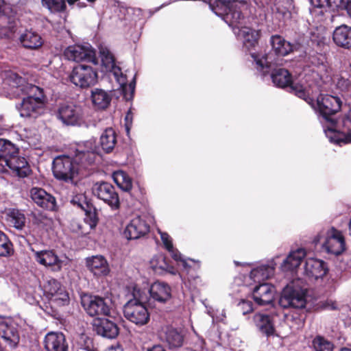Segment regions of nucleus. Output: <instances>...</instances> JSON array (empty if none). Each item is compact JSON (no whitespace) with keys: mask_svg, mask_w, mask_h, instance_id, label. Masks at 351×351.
Here are the masks:
<instances>
[{"mask_svg":"<svg viewBox=\"0 0 351 351\" xmlns=\"http://www.w3.org/2000/svg\"><path fill=\"white\" fill-rule=\"evenodd\" d=\"M306 256V252L304 249L300 248L289 253L287 258L281 265L283 271H294L300 265L302 259Z\"/></svg>","mask_w":351,"mask_h":351,"instance_id":"nucleus-30","label":"nucleus"},{"mask_svg":"<svg viewBox=\"0 0 351 351\" xmlns=\"http://www.w3.org/2000/svg\"><path fill=\"white\" fill-rule=\"evenodd\" d=\"M6 221L14 228L21 230L25 223V215L16 209H9L6 212Z\"/></svg>","mask_w":351,"mask_h":351,"instance_id":"nucleus-39","label":"nucleus"},{"mask_svg":"<svg viewBox=\"0 0 351 351\" xmlns=\"http://www.w3.org/2000/svg\"><path fill=\"white\" fill-rule=\"evenodd\" d=\"M274 274V267L269 265H261L253 269L250 272V278L254 282H261L271 277Z\"/></svg>","mask_w":351,"mask_h":351,"instance_id":"nucleus-38","label":"nucleus"},{"mask_svg":"<svg viewBox=\"0 0 351 351\" xmlns=\"http://www.w3.org/2000/svg\"><path fill=\"white\" fill-rule=\"evenodd\" d=\"M350 1V0H339V2L340 3L341 8L346 10L347 5Z\"/></svg>","mask_w":351,"mask_h":351,"instance_id":"nucleus-61","label":"nucleus"},{"mask_svg":"<svg viewBox=\"0 0 351 351\" xmlns=\"http://www.w3.org/2000/svg\"><path fill=\"white\" fill-rule=\"evenodd\" d=\"M99 55L102 66L104 68V71L112 73L121 86L125 84V77L123 75L121 69L116 66L114 56L108 48L106 46L101 45L99 47Z\"/></svg>","mask_w":351,"mask_h":351,"instance_id":"nucleus-14","label":"nucleus"},{"mask_svg":"<svg viewBox=\"0 0 351 351\" xmlns=\"http://www.w3.org/2000/svg\"><path fill=\"white\" fill-rule=\"evenodd\" d=\"M239 307L243 315L252 312L253 309L252 302L247 300H242L241 302H239Z\"/></svg>","mask_w":351,"mask_h":351,"instance_id":"nucleus-54","label":"nucleus"},{"mask_svg":"<svg viewBox=\"0 0 351 351\" xmlns=\"http://www.w3.org/2000/svg\"><path fill=\"white\" fill-rule=\"evenodd\" d=\"M82 147V150L75 156V162L91 164L94 162L96 155L101 154L100 147L96 145L93 138L83 142Z\"/></svg>","mask_w":351,"mask_h":351,"instance_id":"nucleus-18","label":"nucleus"},{"mask_svg":"<svg viewBox=\"0 0 351 351\" xmlns=\"http://www.w3.org/2000/svg\"><path fill=\"white\" fill-rule=\"evenodd\" d=\"M143 290L147 291L149 302L151 299L160 303H165L171 297V287L165 282H155L149 287H141Z\"/></svg>","mask_w":351,"mask_h":351,"instance_id":"nucleus-16","label":"nucleus"},{"mask_svg":"<svg viewBox=\"0 0 351 351\" xmlns=\"http://www.w3.org/2000/svg\"><path fill=\"white\" fill-rule=\"evenodd\" d=\"M256 327L267 335H272L274 332V324L271 317L263 313H256L253 318Z\"/></svg>","mask_w":351,"mask_h":351,"instance_id":"nucleus-35","label":"nucleus"},{"mask_svg":"<svg viewBox=\"0 0 351 351\" xmlns=\"http://www.w3.org/2000/svg\"><path fill=\"white\" fill-rule=\"evenodd\" d=\"M270 43L272 50L278 56H285L293 51V45L279 35L272 36Z\"/></svg>","mask_w":351,"mask_h":351,"instance_id":"nucleus-31","label":"nucleus"},{"mask_svg":"<svg viewBox=\"0 0 351 351\" xmlns=\"http://www.w3.org/2000/svg\"><path fill=\"white\" fill-rule=\"evenodd\" d=\"M311 64L315 66V71L319 75L321 79L328 77L330 68L327 65L326 58L323 54L317 53L311 55L308 58Z\"/></svg>","mask_w":351,"mask_h":351,"instance_id":"nucleus-36","label":"nucleus"},{"mask_svg":"<svg viewBox=\"0 0 351 351\" xmlns=\"http://www.w3.org/2000/svg\"><path fill=\"white\" fill-rule=\"evenodd\" d=\"M251 56L256 62L258 69L263 71L264 73H268L269 69L271 68L275 64L271 55H260L252 53Z\"/></svg>","mask_w":351,"mask_h":351,"instance_id":"nucleus-41","label":"nucleus"},{"mask_svg":"<svg viewBox=\"0 0 351 351\" xmlns=\"http://www.w3.org/2000/svg\"><path fill=\"white\" fill-rule=\"evenodd\" d=\"M78 167L73 163V159L67 156H59L53 162V173L59 180H72L77 173Z\"/></svg>","mask_w":351,"mask_h":351,"instance_id":"nucleus-10","label":"nucleus"},{"mask_svg":"<svg viewBox=\"0 0 351 351\" xmlns=\"http://www.w3.org/2000/svg\"><path fill=\"white\" fill-rule=\"evenodd\" d=\"M41 3L51 13L62 12L66 8L65 0H41Z\"/></svg>","mask_w":351,"mask_h":351,"instance_id":"nucleus-44","label":"nucleus"},{"mask_svg":"<svg viewBox=\"0 0 351 351\" xmlns=\"http://www.w3.org/2000/svg\"><path fill=\"white\" fill-rule=\"evenodd\" d=\"M293 8L291 0H279L276 3V10L284 16H288Z\"/></svg>","mask_w":351,"mask_h":351,"instance_id":"nucleus-50","label":"nucleus"},{"mask_svg":"<svg viewBox=\"0 0 351 351\" xmlns=\"http://www.w3.org/2000/svg\"><path fill=\"white\" fill-rule=\"evenodd\" d=\"M44 346L47 351H68L69 346L65 336L60 332H49L44 339Z\"/></svg>","mask_w":351,"mask_h":351,"instance_id":"nucleus-20","label":"nucleus"},{"mask_svg":"<svg viewBox=\"0 0 351 351\" xmlns=\"http://www.w3.org/2000/svg\"><path fill=\"white\" fill-rule=\"evenodd\" d=\"M32 200L39 206L53 210L56 208V199L40 188H33L30 191Z\"/></svg>","mask_w":351,"mask_h":351,"instance_id":"nucleus-23","label":"nucleus"},{"mask_svg":"<svg viewBox=\"0 0 351 351\" xmlns=\"http://www.w3.org/2000/svg\"><path fill=\"white\" fill-rule=\"evenodd\" d=\"M94 329L97 335L108 339L116 337L119 333L117 324L108 319L95 320Z\"/></svg>","mask_w":351,"mask_h":351,"instance_id":"nucleus-27","label":"nucleus"},{"mask_svg":"<svg viewBox=\"0 0 351 351\" xmlns=\"http://www.w3.org/2000/svg\"><path fill=\"white\" fill-rule=\"evenodd\" d=\"M311 3L314 6L311 10L312 15L317 17L318 21H322L325 9L328 6L330 0H311Z\"/></svg>","mask_w":351,"mask_h":351,"instance_id":"nucleus-45","label":"nucleus"},{"mask_svg":"<svg viewBox=\"0 0 351 351\" xmlns=\"http://www.w3.org/2000/svg\"><path fill=\"white\" fill-rule=\"evenodd\" d=\"M234 33L239 39L242 40L244 47L248 50L255 47L258 43V32L250 27L245 26L239 31H237V28H234Z\"/></svg>","mask_w":351,"mask_h":351,"instance_id":"nucleus-28","label":"nucleus"},{"mask_svg":"<svg viewBox=\"0 0 351 351\" xmlns=\"http://www.w3.org/2000/svg\"><path fill=\"white\" fill-rule=\"evenodd\" d=\"M345 123H350L351 124V108H350L348 113L346 114Z\"/></svg>","mask_w":351,"mask_h":351,"instance_id":"nucleus-62","label":"nucleus"},{"mask_svg":"<svg viewBox=\"0 0 351 351\" xmlns=\"http://www.w3.org/2000/svg\"><path fill=\"white\" fill-rule=\"evenodd\" d=\"M12 252V243L5 234L0 231V256H5Z\"/></svg>","mask_w":351,"mask_h":351,"instance_id":"nucleus-49","label":"nucleus"},{"mask_svg":"<svg viewBox=\"0 0 351 351\" xmlns=\"http://www.w3.org/2000/svg\"><path fill=\"white\" fill-rule=\"evenodd\" d=\"M34 257L38 264L56 272L60 271L69 263L66 257L60 258L51 250L34 251Z\"/></svg>","mask_w":351,"mask_h":351,"instance_id":"nucleus-11","label":"nucleus"},{"mask_svg":"<svg viewBox=\"0 0 351 351\" xmlns=\"http://www.w3.org/2000/svg\"><path fill=\"white\" fill-rule=\"evenodd\" d=\"M106 351H122V350L119 348V346H112L108 348Z\"/></svg>","mask_w":351,"mask_h":351,"instance_id":"nucleus-64","label":"nucleus"},{"mask_svg":"<svg viewBox=\"0 0 351 351\" xmlns=\"http://www.w3.org/2000/svg\"><path fill=\"white\" fill-rule=\"evenodd\" d=\"M81 300L84 311L91 317L107 316L110 313L112 302L108 297L101 298L84 294L82 296Z\"/></svg>","mask_w":351,"mask_h":351,"instance_id":"nucleus-5","label":"nucleus"},{"mask_svg":"<svg viewBox=\"0 0 351 351\" xmlns=\"http://www.w3.org/2000/svg\"><path fill=\"white\" fill-rule=\"evenodd\" d=\"M351 143V130L347 134H346L345 143Z\"/></svg>","mask_w":351,"mask_h":351,"instance_id":"nucleus-63","label":"nucleus"},{"mask_svg":"<svg viewBox=\"0 0 351 351\" xmlns=\"http://www.w3.org/2000/svg\"><path fill=\"white\" fill-rule=\"evenodd\" d=\"M147 351H167L165 348L160 345H155L148 348Z\"/></svg>","mask_w":351,"mask_h":351,"instance_id":"nucleus-60","label":"nucleus"},{"mask_svg":"<svg viewBox=\"0 0 351 351\" xmlns=\"http://www.w3.org/2000/svg\"><path fill=\"white\" fill-rule=\"evenodd\" d=\"M158 232L160 235V239L165 248L167 250H172L173 245L170 236L167 233L162 232L160 230H158Z\"/></svg>","mask_w":351,"mask_h":351,"instance_id":"nucleus-52","label":"nucleus"},{"mask_svg":"<svg viewBox=\"0 0 351 351\" xmlns=\"http://www.w3.org/2000/svg\"><path fill=\"white\" fill-rule=\"evenodd\" d=\"M217 1V8L213 9V10L218 11L219 9L224 10V11H226V10L228 8L231 7L230 3L231 0H216Z\"/></svg>","mask_w":351,"mask_h":351,"instance_id":"nucleus-55","label":"nucleus"},{"mask_svg":"<svg viewBox=\"0 0 351 351\" xmlns=\"http://www.w3.org/2000/svg\"><path fill=\"white\" fill-rule=\"evenodd\" d=\"M111 99V95L103 89L94 88L91 90V101L97 109L104 110L108 108Z\"/></svg>","mask_w":351,"mask_h":351,"instance_id":"nucleus-32","label":"nucleus"},{"mask_svg":"<svg viewBox=\"0 0 351 351\" xmlns=\"http://www.w3.org/2000/svg\"><path fill=\"white\" fill-rule=\"evenodd\" d=\"M19 153V149L10 141L0 138V156L8 158L12 154Z\"/></svg>","mask_w":351,"mask_h":351,"instance_id":"nucleus-46","label":"nucleus"},{"mask_svg":"<svg viewBox=\"0 0 351 351\" xmlns=\"http://www.w3.org/2000/svg\"><path fill=\"white\" fill-rule=\"evenodd\" d=\"M69 78L75 86L87 88L97 82V73L90 66L81 64L73 69Z\"/></svg>","mask_w":351,"mask_h":351,"instance_id":"nucleus-9","label":"nucleus"},{"mask_svg":"<svg viewBox=\"0 0 351 351\" xmlns=\"http://www.w3.org/2000/svg\"><path fill=\"white\" fill-rule=\"evenodd\" d=\"M132 297L123 306L124 317L138 326L147 324L150 318L149 312L145 306L149 302L147 291L143 290L138 285H133L128 288Z\"/></svg>","mask_w":351,"mask_h":351,"instance_id":"nucleus-1","label":"nucleus"},{"mask_svg":"<svg viewBox=\"0 0 351 351\" xmlns=\"http://www.w3.org/2000/svg\"><path fill=\"white\" fill-rule=\"evenodd\" d=\"M225 12V14H222L215 10V13L217 15L221 16L224 21L232 27L233 31L234 28H237V31H239L243 27L242 26L243 18L241 10L237 8V5H231V7L228 8Z\"/></svg>","mask_w":351,"mask_h":351,"instance_id":"nucleus-24","label":"nucleus"},{"mask_svg":"<svg viewBox=\"0 0 351 351\" xmlns=\"http://www.w3.org/2000/svg\"><path fill=\"white\" fill-rule=\"evenodd\" d=\"M336 86L342 92L351 93V82L350 80L339 77L337 78Z\"/></svg>","mask_w":351,"mask_h":351,"instance_id":"nucleus-51","label":"nucleus"},{"mask_svg":"<svg viewBox=\"0 0 351 351\" xmlns=\"http://www.w3.org/2000/svg\"><path fill=\"white\" fill-rule=\"evenodd\" d=\"M149 231V226L141 217L132 219L127 225L124 235L128 239H137Z\"/></svg>","mask_w":351,"mask_h":351,"instance_id":"nucleus-19","label":"nucleus"},{"mask_svg":"<svg viewBox=\"0 0 351 351\" xmlns=\"http://www.w3.org/2000/svg\"><path fill=\"white\" fill-rule=\"evenodd\" d=\"M86 263L88 270L95 276H106L110 272L108 261L103 256L97 255L88 258Z\"/></svg>","mask_w":351,"mask_h":351,"instance_id":"nucleus-21","label":"nucleus"},{"mask_svg":"<svg viewBox=\"0 0 351 351\" xmlns=\"http://www.w3.org/2000/svg\"><path fill=\"white\" fill-rule=\"evenodd\" d=\"M315 241L322 243L327 252L335 255H339L346 250V241L343 233L333 227L322 231Z\"/></svg>","mask_w":351,"mask_h":351,"instance_id":"nucleus-4","label":"nucleus"},{"mask_svg":"<svg viewBox=\"0 0 351 351\" xmlns=\"http://www.w3.org/2000/svg\"><path fill=\"white\" fill-rule=\"evenodd\" d=\"M293 90H295V95L298 97L303 99L320 114L323 119L322 122L330 123L331 125H334L335 119L332 115L339 112L343 104L339 97L321 94L317 97L315 103L313 99L310 96V88L300 86V89L298 90L297 86H294Z\"/></svg>","mask_w":351,"mask_h":351,"instance_id":"nucleus-2","label":"nucleus"},{"mask_svg":"<svg viewBox=\"0 0 351 351\" xmlns=\"http://www.w3.org/2000/svg\"><path fill=\"white\" fill-rule=\"evenodd\" d=\"M150 264L152 269L156 272L167 270L169 269L166 258L162 254L154 256L150 261Z\"/></svg>","mask_w":351,"mask_h":351,"instance_id":"nucleus-47","label":"nucleus"},{"mask_svg":"<svg viewBox=\"0 0 351 351\" xmlns=\"http://www.w3.org/2000/svg\"><path fill=\"white\" fill-rule=\"evenodd\" d=\"M171 257L176 261H179L182 263V265L184 268H187L188 264L186 260L183 259L182 257V254L176 249H174L173 246L172 247V250H168Z\"/></svg>","mask_w":351,"mask_h":351,"instance_id":"nucleus-53","label":"nucleus"},{"mask_svg":"<svg viewBox=\"0 0 351 351\" xmlns=\"http://www.w3.org/2000/svg\"><path fill=\"white\" fill-rule=\"evenodd\" d=\"M57 117L66 125L80 126L84 123L82 107L73 103L60 105L58 110Z\"/></svg>","mask_w":351,"mask_h":351,"instance_id":"nucleus-8","label":"nucleus"},{"mask_svg":"<svg viewBox=\"0 0 351 351\" xmlns=\"http://www.w3.org/2000/svg\"><path fill=\"white\" fill-rule=\"evenodd\" d=\"M313 346L315 351H332V344L321 336H317L313 341Z\"/></svg>","mask_w":351,"mask_h":351,"instance_id":"nucleus-48","label":"nucleus"},{"mask_svg":"<svg viewBox=\"0 0 351 351\" xmlns=\"http://www.w3.org/2000/svg\"><path fill=\"white\" fill-rule=\"evenodd\" d=\"M335 43L341 47L349 49L351 47V27L346 25L335 28L333 32Z\"/></svg>","mask_w":351,"mask_h":351,"instance_id":"nucleus-29","label":"nucleus"},{"mask_svg":"<svg viewBox=\"0 0 351 351\" xmlns=\"http://www.w3.org/2000/svg\"><path fill=\"white\" fill-rule=\"evenodd\" d=\"M39 141L38 135L34 134V137H27V143L29 145L36 146L37 142Z\"/></svg>","mask_w":351,"mask_h":351,"instance_id":"nucleus-57","label":"nucleus"},{"mask_svg":"<svg viewBox=\"0 0 351 351\" xmlns=\"http://www.w3.org/2000/svg\"><path fill=\"white\" fill-rule=\"evenodd\" d=\"M327 268L325 263L315 258H308L304 265V274L310 278L317 279L326 275Z\"/></svg>","mask_w":351,"mask_h":351,"instance_id":"nucleus-25","label":"nucleus"},{"mask_svg":"<svg viewBox=\"0 0 351 351\" xmlns=\"http://www.w3.org/2000/svg\"><path fill=\"white\" fill-rule=\"evenodd\" d=\"M3 80L5 84L12 88H20L22 91L25 90V80L14 72L10 71H5Z\"/></svg>","mask_w":351,"mask_h":351,"instance_id":"nucleus-42","label":"nucleus"},{"mask_svg":"<svg viewBox=\"0 0 351 351\" xmlns=\"http://www.w3.org/2000/svg\"><path fill=\"white\" fill-rule=\"evenodd\" d=\"M117 143V137L114 130L111 128L106 129L99 138L100 149L105 153L111 152Z\"/></svg>","mask_w":351,"mask_h":351,"instance_id":"nucleus-34","label":"nucleus"},{"mask_svg":"<svg viewBox=\"0 0 351 351\" xmlns=\"http://www.w3.org/2000/svg\"><path fill=\"white\" fill-rule=\"evenodd\" d=\"M112 178L117 186L125 191H129L132 187V182L128 175L119 170L113 173Z\"/></svg>","mask_w":351,"mask_h":351,"instance_id":"nucleus-43","label":"nucleus"},{"mask_svg":"<svg viewBox=\"0 0 351 351\" xmlns=\"http://www.w3.org/2000/svg\"><path fill=\"white\" fill-rule=\"evenodd\" d=\"M275 291V288L271 285L263 283L254 288L253 298L258 305L269 304L274 300Z\"/></svg>","mask_w":351,"mask_h":351,"instance_id":"nucleus-22","label":"nucleus"},{"mask_svg":"<svg viewBox=\"0 0 351 351\" xmlns=\"http://www.w3.org/2000/svg\"><path fill=\"white\" fill-rule=\"evenodd\" d=\"M0 337L10 347L19 341V335L15 323L8 318H0Z\"/></svg>","mask_w":351,"mask_h":351,"instance_id":"nucleus-17","label":"nucleus"},{"mask_svg":"<svg viewBox=\"0 0 351 351\" xmlns=\"http://www.w3.org/2000/svg\"><path fill=\"white\" fill-rule=\"evenodd\" d=\"M306 289L295 285L294 282L286 286L279 300L283 308H302L306 304Z\"/></svg>","mask_w":351,"mask_h":351,"instance_id":"nucleus-6","label":"nucleus"},{"mask_svg":"<svg viewBox=\"0 0 351 351\" xmlns=\"http://www.w3.org/2000/svg\"><path fill=\"white\" fill-rule=\"evenodd\" d=\"M93 193L99 199L107 203L112 209L119 207V199L114 188L108 182L96 183Z\"/></svg>","mask_w":351,"mask_h":351,"instance_id":"nucleus-13","label":"nucleus"},{"mask_svg":"<svg viewBox=\"0 0 351 351\" xmlns=\"http://www.w3.org/2000/svg\"><path fill=\"white\" fill-rule=\"evenodd\" d=\"M19 40L24 47L31 49H38L43 44L41 36L32 31L25 32L21 35Z\"/></svg>","mask_w":351,"mask_h":351,"instance_id":"nucleus-33","label":"nucleus"},{"mask_svg":"<svg viewBox=\"0 0 351 351\" xmlns=\"http://www.w3.org/2000/svg\"><path fill=\"white\" fill-rule=\"evenodd\" d=\"M184 335L180 330L173 328H167L165 330V341L171 348H180L183 345Z\"/></svg>","mask_w":351,"mask_h":351,"instance_id":"nucleus-37","label":"nucleus"},{"mask_svg":"<svg viewBox=\"0 0 351 351\" xmlns=\"http://www.w3.org/2000/svg\"><path fill=\"white\" fill-rule=\"evenodd\" d=\"M43 289L46 297L58 305L64 304L69 300L68 293L56 279H46Z\"/></svg>","mask_w":351,"mask_h":351,"instance_id":"nucleus-12","label":"nucleus"},{"mask_svg":"<svg viewBox=\"0 0 351 351\" xmlns=\"http://www.w3.org/2000/svg\"><path fill=\"white\" fill-rule=\"evenodd\" d=\"M273 83L278 87L285 88L290 86L291 90L295 94L294 86H297L298 89H300V86L305 88L303 85L294 84L290 73L285 69H275L271 74Z\"/></svg>","mask_w":351,"mask_h":351,"instance_id":"nucleus-26","label":"nucleus"},{"mask_svg":"<svg viewBox=\"0 0 351 351\" xmlns=\"http://www.w3.org/2000/svg\"><path fill=\"white\" fill-rule=\"evenodd\" d=\"M71 230L73 232L80 234H85L86 232L83 230V224L77 221L73 220L71 223Z\"/></svg>","mask_w":351,"mask_h":351,"instance_id":"nucleus-56","label":"nucleus"},{"mask_svg":"<svg viewBox=\"0 0 351 351\" xmlns=\"http://www.w3.org/2000/svg\"><path fill=\"white\" fill-rule=\"evenodd\" d=\"M4 160H5V158H1L0 156V173L8 172L5 162H3Z\"/></svg>","mask_w":351,"mask_h":351,"instance_id":"nucleus-59","label":"nucleus"},{"mask_svg":"<svg viewBox=\"0 0 351 351\" xmlns=\"http://www.w3.org/2000/svg\"><path fill=\"white\" fill-rule=\"evenodd\" d=\"M339 1V0H330V3L328 7L332 8V9L341 8V5Z\"/></svg>","mask_w":351,"mask_h":351,"instance_id":"nucleus-58","label":"nucleus"},{"mask_svg":"<svg viewBox=\"0 0 351 351\" xmlns=\"http://www.w3.org/2000/svg\"><path fill=\"white\" fill-rule=\"evenodd\" d=\"M5 167L10 172L20 178L27 177L31 172L30 167L24 157L12 154L3 160Z\"/></svg>","mask_w":351,"mask_h":351,"instance_id":"nucleus-15","label":"nucleus"},{"mask_svg":"<svg viewBox=\"0 0 351 351\" xmlns=\"http://www.w3.org/2000/svg\"><path fill=\"white\" fill-rule=\"evenodd\" d=\"M324 128V132L326 137L329 139L331 143L341 145L345 143L346 134L338 132L335 129V124L331 125L330 123L322 122Z\"/></svg>","mask_w":351,"mask_h":351,"instance_id":"nucleus-40","label":"nucleus"},{"mask_svg":"<svg viewBox=\"0 0 351 351\" xmlns=\"http://www.w3.org/2000/svg\"><path fill=\"white\" fill-rule=\"evenodd\" d=\"M64 56L69 60L86 61L94 65L98 64L95 50L89 43L70 45L64 51Z\"/></svg>","mask_w":351,"mask_h":351,"instance_id":"nucleus-7","label":"nucleus"},{"mask_svg":"<svg viewBox=\"0 0 351 351\" xmlns=\"http://www.w3.org/2000/svg\"><path fill=\"white\" fill-rule=\"evenodd\" d=\"M29 96L24 97L17 106L20 116L36 119L44 111L45 96L43 90L36 86L27 84Z\"/></svg>","mask_w":351,"mask_h":351,"instance_id":"nucleus-3","label":"nucleus"}]
</instances>
